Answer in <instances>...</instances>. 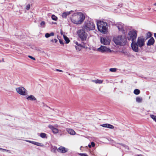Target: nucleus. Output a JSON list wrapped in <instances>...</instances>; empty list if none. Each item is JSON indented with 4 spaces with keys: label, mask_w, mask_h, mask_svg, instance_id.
Segmentation results:
<instances>
[{
    "label": "nucleus",
    "mask_w": 156,
    "mask_h": 156,
    "mask_svg": "<svg viewBox=\"0 0 156 156\" xmlns=\"http://www.w3.org/2000/svg\"><path fill=\"white\" fill-rule=\"evenodd\" d=\"M72 22L76 24H80L85 19V16L81 12L75 13L70 18Z\"/></svg>",
    "instance_id": "nucleus-1"
},
{
    "label": "nucleus",
    "mask_w": 156,
    "mask_h": 156,
    "mask_svg": "<svg viewBox=\"0 0 156 156\" xmlns=\"http://www.w3.org/2000/svg\"><path fill=\"white\" fill-rule=\"evenodd\" d=\"M97 27L98 30L104 34L106 33L107 28V24L103 21H100L97 22Z\"/></svg>",
    "instance_id": "nucleus-2"
},
{
    "label": "nucleus",
    "mask_w": 156,
    "mask_h": 156,
    "mask_svg": "<svg viewBox=\"0 0 156 156\" xmlns=\"http://www.w3.org/2000/svg\"><path fill=\"white\" fill-rule=\"evenodd\" d=\"M85 30L82 27V29L78 30L77 32L78 36L82 41H85L87 39L88 34L85 31Z\"/></svg>",
    "instance_id": "nucleus-3"
},
{
    "label": "nucleus",
    "mask_w": 156,
    "mask_h": 156,
    "mask_svg": "<svg viewBox=\"0 0 156 156\" xmlns=\"http://www.w3.org/2000/svg\"><path fill=\"white\" fill-rule=\"evenodd\" d=\"M113 40L116 44L120 45H124L127 42L126 38V37H123L122 35L114 38Z\"/></svg>",
    "instance_id": "nucleus-4"
},
{
    "label": "nucleus",
    "mask_w": 156,
    "mask_h": 156,
    "mask_svg": "<svg viewBox=\"0 0 156 156\" xmlns=\"http://www.w3.org/2000/svg\"><path fill=\"white\" fill-rule=\"evenodd\" d=\"M83 27L87 31L93 30L95 29V25L93 22L89 21L85 23Z\"/></svg>",
    "instance_id": "nucleus-5"
},
{
    "label": "nucleus",
    "mask_w": 156,
    "mask_h": 156,
    "mask_svg": "<svg viewBox=\"0 0 156 156\" xmlns=\"http://www.w3.org/2000/svg\"><path fill=\"white\" fill-rule=\"evenodd\" d=\"M137 37V31L136 30H132L129 31L127 37L128 39L132 41H135Z\"/></svg>",
    "instance_id": "nucleus-6"
},
{
    "label": "nucleus",
    "mask_w": 156,
    "mask_h": 156,
    "mask_svg": "<svg viewBox=\"0 0 156 156\" xmlns=\"http://www.w3.org/2000/svg\"><path fill=\"white\" fill-rule=\"evenodd\" d=\"M16 92L20 95L27 96L28 94L26 90L22 87L16 88Z\"/></svg>",
    "instance_id": "nucleus-7"
},
{
    "label": "nucleus",
    "mask_w": 156,
    "mask_h": 156,
    "mask_svg": "<svg viewBox=\"0 0 156 156\" xmlns=\"http://www.w3.org/2000/svg\"><path fill=\"white\" fill-rule=\"evenodd\" d=\"M136 43L138 44L140 48H141L145 44V41L143 36L138 37Z\"/></svg>",
    "instance_id": "nucleus-8"
},
{
    "label": "nucleus",
    "mask_w": 156,
    "mask_h": 156,
    "mask_svg": "<svg viewBox=\"0 0 156 156\" xmlns=\"http://www.w3.org/2000/svg\"><path fill=\"white\" fill-rule=\"evenodd\" d=\"M100 41L102 44L105 45H108L110 43V40L105 37H101Z\"/></svg>",
    "instance_id": "nucleus-9"
},
{
    "label": "nucleus",
    "mask_w": 156,
    "mask_h": 156,
    "mask_svg": "<svg viewBox=\"0 0 156 156\" xmlns=\"http://www.w3.org/2000/svg\"><path fill=\"white\" fill-rule=\"evenodd\" d=\"M131 47L133 50L135 52H138L139 51V45L135 42V41H132Z\"/></svg>",
    "instance_id": "nucleus-10"
},
{
    "label": "nucleus",
    "mask_w": 156,
    "mask_h": 156,
    "mask_svg": "<svg viewBox=\"0 0 156 156\" xmlns=\"http://www.w3.org/2000/svg\"><path fill=\"white\" fill-rule=\"evenodd\" d=\"M98 51L102 52L106 51H110V49L108 48L107 47L104 46H101L98 49Z\"/></svg>",
    "instance_id": "nucleus-11"
},
{
    "label": "nucleus",
    "mask_w": 156,
    "mask_h": 156,
    "mask_svg": "<svg viewBox=\"0 0 156 156\" xmlns=\"http://www.w3.org/2000/svg\"><path fill=\"white\" fill-rule=\"evenodd\" d=\"M155 40L153 37H151L148 40L147 43V46H151L153 45L154 43Z\"/></svg>",
    "instance_id": "nucleus-12"
},
{
    "label": "nucleus",
    "mask_w": 156,
    "mask_h": 156,
    "mask_svg": "<svg viewBox=\"0 0 156 156\" xmlns=\"http://www.w3.org/2000/svg\"><path fill=\"white\" fill-rule=\"evenodd\" d=\"M58 151L62 153H65L67 152L68 151L67 149L65 147L62 146L60 147L58 149Z\"/></svg>",
    "instance_id": "nucleus-13"
},
{
    "label": "nucleus",
    "mask_w": 156,
    "mask_h": 156,
    "mask_svg": "<svg viewBox=\"0 0 156 156\" xmlns=\"http://www.w3.org/2000/svg\"><path fill=\"white\" fill-rule=\"evenodd\" d=\"M100 126L108 128L110 129H113L114 128L113 126L109 124H103L101 125Z\"/></svg>",
    "instance_id": "nucleus-14"
},
{
    "label": "nucleus",
    "mask_w": 156,
    "mask_h": 156,
    "mask_svg": "<svg viewBox=\"0 0 156 156\" xmlns=\"http://www.w3.org/2000/svg\"><path fill=\"white\" fill-rule=\"evenodd\" d=\"M48 127L52 130L54 133H58V129L54 127L53 126L50 125L48 126Z\"/></svg>",
    "instance_id": "nucleus-15"
},
{
    "label": "nucleus",
    "mask_w": 156,
    "mask_h": 156,
    "mask_svg": "<svg viewBox=\"0 0 156 156\" xmlns=\"http://www.w3.org/2000/svg\"><path fill=\"white\" fill-rule=\"evenodd\" d=\"M30 143H32L34 145H36L37 146H40L44 147L45 146L44 144L42 143H41L39 142H36L34 141H30Z\"/></svg>",
    "instance_id": "nucleus-16"
},
{
    "label": "nucleus",
    "mask_w": 156,
    "mask_h": 156,
    "mask_svg": "<svg viewBox=\"0 0 156 156\" xmlns=\"http://www.w3.org/2000/svg\"><path fill=\"white\" fill-rule=\"evenodd\" d=\"M66 130L71 135H74L76 134L75 131L72 129H67Z\"/></svg>",
    "instance_id": "nucleus-17"
},
{
    "label": "nucleus",
    "mask_w": 156,
    "mask_h": 156,
    "mask_svg": "<svg viewBox=\"0 0 156 156\" xmlns=\"http://www.w3.org/2000/svg\"><path fill=\"white\" fill-rule=\"evenodd\" d=\"M117 27L119 31H124L123 28V24L122 23L119 24L117 26Z\"/></svg>",
    "instance_id": "nucleus-18"
},
{
    "label": "nucleus",
    "mask_w": 156,
    "mask_h": 156,
    "mask_svg": "<svg viewBox=\"0 0 156 156\" xmlns=\"http://www.w3.org/2000/svg\"><path fill=\"white\" fill-rule=\"evenodd\" d=\"M70 14V12H66L63 13L62 14V16L63 18H66L67 16Z\"/></svg>",
    "instance_id": "nucleus-19"
},
{
    "label": "nucleus",
    "mask_w": 156,
    "mask_h": 156,
    "mask_svg": "<svg viewBox=\"0 0 156 156\" xmlns=\"http://www.w3.org/2000/svg\"><path fill=\"white\" fill-rule=\"evenodd\" d=\"M82 44H79L77 42H76L75 44L76 45L81 46L82 48H85V47L86 44L84 42V41H82Z\"/></svg>",
    "instance_id": "nucleus-20"
},
{
    "label": "nucleus",
    "mask_w": 156,
    "mask_h": 156,
    "mask_svg": "<svg viewBox=\"0 0 156 156\" xmlns=\"http://www.w3.org/2000/svg\"><path fill=\"white\" fill-rule=\"evenodd\" d=\"M92 81L93 82L95 83H96L101 84L103 83V81L102 80L97 79V80H92Z\"/></svg>",
    "instance_id": "nucleus-21"
},
{
    "label": "nucleus",
    "mask_w": 156,
    "mask_h": 156,
    "mask_svg": "<svg viewBox=\"0 0 156 156\" xmlns=\"http://www.w3.org/2000/svg\"><path fill=\"white\" fill-rule=\"evenodd\" d=\"M54 35V33L53 32H51L50 34L47 33L45 34V37L46 38H48L51 36H53Z\"/></svg>",
    "instance_id": "nucleus-22"
},
{
    "label": "nucleus",
    "mask_w": 156,
    "mask_h": 156,
    "mask_svg": "<svg viewBox=\"0 0 156 156\" xmlns=\"http://www.w3.org/2000/svg\"><path fill=\"white\" fill-rule=\"evenodd\" d=\"M152 36L151 32H148L146 35V39H147L151 37Z\"/></svg>",
    "instance_id": "nucleus-23"
},
{
    "label": "nucleus",
    "mask_w": 156,
    "mask_h": 156,
    "mask_svg": "<svg viewBox=\"0 0 156 156\" xmlns=\"http://www.w3.org/2000/svg\"><path fill=\"white\" fill-rule=\"evenodd\" d=\"M140 91L138 89H135L133 91V93L136 95H138L140 94Z\"/></svg>",
    "instance_id": "nucleus-24"
},
{
    "label": "nucleus",
    "mask_w": 156,
    "mask_h": 156,
    "mask_svg": "<svg viewBox=\"0 0 156 156\" xmlns=\"http://www.w3.org/2000/svg\"><path fill=\"white\" fill-rule=\"evenodd\" d=\"M64 38L66 44L69 43L70 41L69 38L66 36H64Z\"/></svg>",
    "instance_id": "nucleus-25"
},
{
    "label": "nucleus",
    "mask_w": 156,
    "mask_h": 156,
    "mask_svg": "<svg viewBox=\"0 0 156 156\" xmlns=\"http://www.w3.org/2000/svg\"><path fill=\"white\" fill-rule=\"evenodd\" d=\"M142 100V98L140 97H137L136 98V102L138 103L141 102Z\"/></svg>",
    "instance_id": "nucleus-26"
},
{
    "label": "nucleus",
    "mask_w": 156,
    "mask_h": 156,
    "mask_svg": "<svg viewBox=\"0 0 156 156\" xmlns=\"http://www.w3.org/2000/svg\"><path fill=\"white\" fill-rule=\"evenodd\" d=\"M47 135L44 133H41L40 134V136L42 138H47Z\"/></svg>",
    "instance_id": "nucleus-27"
},
{
    "label": "nucleus",
    "mask_w": 156,
    "mask_h": 156,
    "mask_svg": "<svg viewBox=\"0 0 156 156\" xmlns=\"http://www.w3.org/2000/svg\"><path fill=\"white\" fill-rule=\"evenodd\" d=\"M52 19L55 21H56L58 19V18L55 15H53L51 16Z\"/></svg>",
    "instance_id": "nucleus-28"
},
{
    "label": "nucleus",
    "mask_w": 156,
    "mask_h": 156,
    "mask_svg": "<svg viewBox=\"0 0 156 156\" xmlns=\"http://www.w3.org/2000/svg\"><path fill=\"white\" fill-rule=\"evenodd\" d=\"M36 100V98L33 95H30V100L35 101Z\"/></svg>",
    "instance_id": "nucleus-29"
},
{
    "label": "nucleus",
    "mask_w": 156,
    "mask_h": 156,
    "mask_svg": "<svg viewBox=\"0 0 156 156\" xmlns=\"http://www.w3.org/2000/svg\"><path fill=\"white\" fill-rule=\"evenodd\" d=\"M75 48L76 50L80 51L81 50L82 48L80 46H78L76 45L75 46Z\"/></svg>",
    "instance_id": "nucleus-30"
},
{
    "label": "nucleus",
    "mask_w": 156,
    "mask_h": 156,
    "mask_svg": "<svg viewBox=\"0 0 156 156\" xmlns=\"http://www.w3.org/2000/svg\"><path fill=\"white\" fill-rule=\"evenodd\" d=\"M150 117L152 119H153L156 122V116H155L153 115H151Z\"/></svg>",
    "instance_id": "nucleus-31"
},
{
    "label": "nucleus",
    "mask_w": 156,
    "mask_h": 156,
    "mask_svg": "<svg viewBox=\"0 0 156 156\" xmlns=\"http://www.w3.org/2000/svg\"><path fill=\"white\" fill-rule=\"evenodd\" d=\"M110 71L112 72H115L117 70V69L115 68H110L109 69Z\"/></svg>",
    "instance_id": "nucleus-32"
},
{
    "label": "nucleus",
    "mask_w": 156,
    "mask_h": 156,
    "mask_svg": "<svg viewBox=\"0 0 156 156\" xmlns=\"http://www.w3.org/2000/svg\"><path fill=\"white\" fill-rule=\"evenodd\" d=\"M1 151H2L3 152L6 151V152H9V153H10V151L9 150H6V149H3V148H2V150H1Z\"/></svg>",
    "instance_id": "nucleus-33"
},
{
    "label": "nucleus",
    "mask_w": 156,
    "mask_h": 156,
    "mask_svg": "<svg viewBox=\"0 0 156 156\" xmlns=\"http://www.w3.org/2000/svg\"><path fill=\"white\" fill-rule=\"evenodd\" d=\"M79 154L81 156H88V155L85 153H80Z\"/></svg>",
    "instance_id": "nucleus-34"
},
{
    "label": "nucleus",
    "mask_w": 156,
    "mask_h": 156,
    "mask_svg": "<svg viewBox=\"0 0 156 156\" xmlns=\"http://www.w3.org/2000/svg\"><path fill=\"white\" fill-rule=\"evenodd\" d=\"M52 42H54L56 43L57 41V40L56 39H52L51 40Z\"/></svg>",
    "instance_id": "nucleus-35"
},
{
    "label": "nucleus",
    "mask_w": 156,
    "mask_h": 156,
    "mask_svg": "<svg viewBox=\"0 0 156 156\" xmlns=\"http://www.w3.org/2000/svg\"><path fill=\"white\" fill-rule=\"evenodd\" d=\"M91 146L94 147L95 146V143L94 142H91Z\"/></svg>",
    "instance_id": "nucleus-36"
},
{
    "label": "nucleus",
    "mask_w": 156,
    "mask_h": 156,
    "mask_svg": "<svg viewBox=\"0 0 156 156\" xmlns=\"http://www.w3.org/2000/svg\"><path fill=\"white\" fill-rule=\"evenodd\" d=\"M45 24V23L44 21H42L41 23V26L44 25Z\"/></svg>",
    "instance_id": "nucleus-37"
},
{
    "label": "nucleus",
    "mask_w": 156,
    "mask_h": 156,
    "mask_svg": "<svg viewBox=\"0 0 156 156\" xmlns=\"http://www.w3.org/2000/svg\"><path fill=\"white\" fill-rule=\"evenodd\" d=\"M26 9L27 10H28L29 9V4H28L26 6Z\"/></svg>",
    "instance_id": "nucleus-38"
},
{
    "label": "nucleus",
    "mask_w": 156,
    "mask_h": 156,
    "mask_svg": "<svg viewBox=\"0 0 156 156\" xmlns=\"http://www.w3.org/2000/svg\"><path fill=\"white\" fill-rule=\"evenodd\" d=\"M59 42L61 44H64V43L62 40H59Z\"/></svg>",
    "instance_id": "nucleus-39"
},
{
    "label": "nucleus",
    "mask_w": 156,
    "mask_h": 156,
    "mask_svg": "<svg viewBox=\"0 0 156 156\" xmlns=\"http://www.w3.org/2000/svg\"><path fill=\"white\" fill-rule=\"evenodd\" d=\"M56 70L57 71H58V72H63V71L61 70H60V69H56Z\"/></svg>",
    "instance_id": "nucleus-40"
},
{
    "label": "nucleus",
    "mask_w": 156,
    "mask_h": 156,
    "mask_svg": "<svg viewBox=\"0 0 156 156\" xmlns=\"http://www.w3.org/2000/svg\"><path fill=\"white\" fill-rule=\"evenodd\" d=\"M30 58H31L34 60H35V58L31 56H30Z\"/></svg>",
    "instance_id": "nucleus-41"
},
{
    "label": "nucleus",
    "mask_w": 156,
    "mask_h": 156,
    "mask_svg": "<svg viewBox=\"0 0 156 156\" xmlns=\"http://www.w3.org/2000/svg\"><path fill=\"white\" fill-rule=\"evenodd\" d=\"M26 98L28 100H29V96H28V95H27V96H26Z\"/></svg>",
    "instance_id": "nucleus-42"
},
{
    "label": "nucleus",
    "mask_w": 156,
    "mask_h": 156,
    "mask_svg": "<svg viewBox=\"0 0 156 156\" xmlns=\"http://www.w3.org/2000/svg\"><path fill=\"white\" fill-rule=\"evenodd\" d=\"M154 37H155V38L156 39V33H154Z\"/></svg>",
    "instance_id": "nucleus-43"
},
{
    "label": "nucleus",
    "mask_w": 156,
    "mask_h": 156,
    "mask_svg": "<svg viewBox=\"0 0 156 156\" xmlns=\"http://www.w3.org/2000/svg\"><path fill=\"white\" fill-rule=\"evenodd\" d=\"M88 147L89 148H91V145L89 144Z\"/></svg>",
    "instance_id": "nucleus-44"
},
{
    "label": "nucleus",
    "mask_w": 156,
    "mask_h": 156,
    "mask_svg": "<svg viewBox=\"0 0 156 156\" xmlns=\"http://www.w3.org/2000/svg\"><path fill=\"white\" fill-rule=\"evenodd\" d=\"M154 5L156 6V3H154Z\"/></svg>",
    "instance_id": "nucleus-45"
},
{
    "label": "nucleus",
    "mask_w": 156,
    "mask_h": 156,
    "mask_svg": "<svg viewBox=\"0 0 156 156\" xmlns=\"http://www.w3.org/2000/svg\"><path fill=\"white\" fill-rule=\"evenodd\" d=\"M28 142H29V140H26Z\"/></svg>",
    "instance_id": "nucleus-46"
},
{
    "label": "nucleus",
    "mask_w": 156,
    "mask_h": 156,
    "mask_svg": "<svg viewBox=\"0 0 156 156\" xmlns=\"http://www.w3.org/2000/svg\"><path fill=\"white\" fill-rule=\"evenodd\" d=\"M138 156H143L142 155H139Z\"/></svg>",
    "instance_id": "nucleus-47"
},
{
    "label": "nucleus",
    "mask_w": 156,
    "mask_h": 156,
    "mask_svg": "<svg viewBox=\"0 0 156 156\" xmlns=\"http://www.w3.org/2000/svg\"><path fill=\"white\" fill-rule=\"evenodd\" d=\"M2 150V148H0V150Z\"/></svg>",
    "instance_id": "nucleus-48"
},
{
    "label": "nucleus",
    "mask_w": 156,
    "mask_h": 156,
    "mask_svg": "<svg viewBox=\"0 0 156 156\" xmlns=\"http://www.w3.org/2000/svg\"><path fill=\"white\" fill-rule=\"evenodd\" d=\"M28 57L29 58V55L28 56Z\"/></svg>",
    "instance_id": "nucleus-49"
}]
</instances>
